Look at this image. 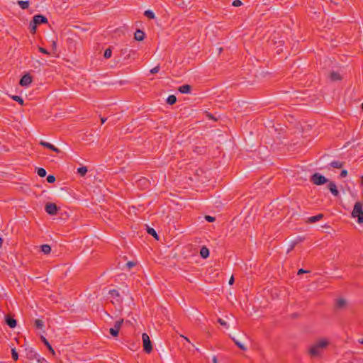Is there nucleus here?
Returning a JSON list of instances; mask_svg holds the SVG:
<instances>
[{"mask_svg": "<svg viewBox=\"0 0 363 363\" xmlns=\"http://www.w3.org/2000/svg\"><path fill=\"white\" fill-rule=\"evenodd\" d=\"M344 163L339 161H333L330 163V166L333 168L340 169L343 167Z\"/></svg>", "mask_w": 363, "mask_h": 363, "instance_id": "393cba45", "label": "nucleus"}, {"mask_svg": "<svg viewBox=\"0 0 363 363\" xmlns=\"http://www.w3.org/2000/svg\"><path fill=\"white\" fill-rule=\"evenodd\" d=\"M144 15L150 19H154L155 18V13L151 10H146Z\"/></svg>", "mask_w": 363, "mask_h": 363, "instance_id": "c85d7f7f", "label": "nucleus"}, {"mask_svg": "<svg viewBox=\"0 0 363 363\" xmlns=\"http://www.w3.org/2000/svg\"><path fill=\"white\" fill-rule=\"evenodd\" d=\"M234 281H235L234 277H233V276H232V277H230V280H229V284H230V285L233 284Z\"/></svg>", "mask_w": 363, "mask_h": 363, "instance_id": "49530a36", "label": "nucleus"}, {"mask_svg": "<svg viewBox=\"0 0 363 363\" xmlns=\"http://www.w3.org/2000/svg\"><path fill=\"white\" fill-rule=\"evenodd\" d=\"M303 240V239L301 238H298L296 240L292 242V243L291 244V245L289 246V249L287 250V253H289V252H291V250H294V248L295 247V246L299 242H301Z\"/></svg>", "mask_w": 363, "mask_h": 363, "instance_id": "b1692460", "label": "nucleus"}, {"mask_svg": "<svg viewBox=\"0 0 363 363\" xmlns=\"http://www.w3.org/2000/svg\"><path fill=\"white\" fill-rule=\"evenodd\" d=\"M361 179H362L361 184L363 186V175L361 177Z\"/></svg>", "mask_w": 363, "mask_h": 363, "instance_id": "4d7b16f0", "label": "nucleus"}, {"mask_svg": "<svg viewBox=\"0 0 363 363\" xmlns=\"http://www.w3.org/2000/svg\"><path fill=\"white\" fill-rule=\"evenodd\" d=\"M134 38L138 41H142L145 38V33L140 29L136 30Z\"/></svg>", "mask_w": 363, "mask_h": 363, "instance_id": "dca6fc26", "label": "nucleus"}, {"mask_svg": "<svg viewBox=\"0 0 363 363\" xmlns=\"http://www.w3.org/2000/svg\"><path fill=\"white\" fill-rule=\"evenodd\" d=\"M166 102L169 105H174L177 102V98L174 95H169L167 97Z\"/></svg>", "mask_w": 363, "mask_h": 363, "instance_id": "5701e85b", "label": "nucleus"}, {"mask_svg": "<svg viewBox=\"0 0 363 363\" xmlns=\"http://www.w3.org/2000/svg\"><path fill=\"white\" fill-rule=\"evenodd\" d=\"M37 26H38V25H35V23L33 22V20L30 22L29 28H30V31L31 33H33V34L35 33Z\"/></svg>", "mask_w": 363, "mask_h": 363, "instance_id": "bb28decb", "label": "nucleus"}, {"mask_svg": "<svg viewBox=\"0 0 363 363\" xmlns=\"http://www.w3.org/2000/svg\"><path fill=\"white\" fill-rule=\"evenodd\" d=\"M18 4L22 9H26L28 8L30 4L28 1H18Z\"/></svg>", "mask_w": 363, "mask_h": 363, "instance_id": "a878e982", "label": "nucleus"}, {"mask_svg": "<svg viewBox=\"0 0 363 363\" xmlns=\"http://www.w3.org/2000/svg\"><path fill=\"white\" fill-rule=\"evenodd\" d=\"M39 144L41 146L46 147L50 150H52L56 153H59L61 152L59 148L56 147L55 146H54L52 144H51L50 143L41 140Z\"/></svg>", "mask_w": 363, "mask_h": 363, "instance_id": "f8f14e48", "label": "nucleus"}, {"mask_svg": "<svg viewBox=\"0 0 363 363\" xmlns=\"http://www.w3.org/2000/svg\"><path fill=\"white\" fill-rule=\"evenodd\" d=\"M106 121V118H104V117L101 118V122L102 124L104 123Z\"/></svg>", "mask_w": 363, "mask_h": 363, "instance_id": "8fccbe9b", "label": "nucleus"}, {"mask_svg": "<svg viewBox=\"0 0 363 363\" xmlns=\"http://www.w3.org/2000/svg\"><path fill=\"white\" fill-rule=\"evenodd\" d=\"M213 363H218L217 358L216 357H213Z\"/></svg>", "mask_w": 363, "mask_h": 363, "instance_id": "864d4df0", "label": "nucleus"}, {"mask_svg": "<svg viewBox=\"0 0 363 363\" xmlns=\"http://www.w3.org/2000/svg\"><path fill=\"white\" fill-rule=\"evenodd\" d=\"M46 179L48 183L52 184L55 182L56 178L54 175H48Z\"/></svg>", "mask_w": 363, "mask_h": 363, "instance_id": "f704fd0d", "label": "nucleus"}, {"mask_svg": "<svg viewBox=\"0 0 363 363\" xmlns=\"http://www.w3.org/2000/svg\"><path fill=\"white\" fill-rule=\"evenodd\" d=\"M40 339H41L42 342L45 344V345L47 347L48 350L52 353V354L55 355V352L53 350V348L51 346V345L50 344V342L48 341V340L45 337H43V336H41Z\"/></svg>", "mask_w": 363, "mask_h": 363, "instance_id": "f3484780", "label": "nucleus"}, {"mask_svg": "<svg viewBox=\"0 0 363 363\" xmlns=\"http://www.w3.org/2000/svg\"><path fill=\"white\" fill-rule=\"evenodd\" d=\"M33 22L35 23V25H40L42 23H48V18L41 14H37L33 16Z\"/></svg>", "mask_w": 363, "mask_h": 363, "instance_id": "9d476101", "label": "nucleus"}, {"mask_svg": "<svg viewBox=\"0 0 363 363\" xmlns=\"http://www.w3.org/2000/svg\"><path fill=\"white\" fill-rule=\"evenodd\" d=\"M109 294L112 296H119V293L117 290L116 289H112V290H110L109 291Z\"/></svg>", "mask_w": 363, "mask_h": 363, "instance_id": "58836bf2", "label": "nucleus"}, {"mask_svg": "<svg viewBox=\"0 0 363 363\" xmlns=\"http://www.w3.org/2000/svg\"><path fill=\"white\" fill-rule=\"evenodd\" d=\"M11 357H12L13 359L15 360V361L18 359V354L16 352L15 348H13L11 350Z\"/></svg>", "mask_w": 363, "mask_h": 363, "instance_id": "72a5a7b5", "label": "nucleus"}, {"mask_svg": "<svg viewBox=\"0 0 363 363\" xmlns=\"http://www.w3.org/2000/svg\"><path fill=\"white\" fill-rule=\"evenodd\" d=\"M362 110H363V104H362Z\"/></svg>", "mask_w": 363, "mask_h": 363, "instance_id": "bf43d9fd", "label": "nucleus"}, {"mask_svg": "<svg viewBox=\"0 0 363 363\" xmlns=\"http://www.w3.org/2000/svg\"><path fill=\"white\" fill-rule=\"evenodd\" d=\"M330 78L332 81H340L342 79L341 75L337 72H330Z\"/></svg>", "mask_w": 363, "mask_h": 363, "instance_id": "aec40b11", "label": "nucleus"}, {"mask_svg": "<svg viewBox=\"0 0 363 363\" xmlns=\"http://www.w3.org/2000/svg\"><path fill=\"white\" fill-rule=\"evenodd\" d=\"M37 174H38L39 177H44L46 176V170L42 167H38L37 169Z\"/></svg>", "mask_w": 363, "mask_h": 363, "instance_id": "c756f323", "label": "nucleus"}, {"mask_svg": "<svg viewBox=\"0 0 363 363\" xmlns=\"http://www.w3.org/2000/svg\"><path fill=\"white\" fill-rule=\"evenodd\" d=\"M218 323H219L221 325L225 327V328H228V325H227V323L223 320L222 318H218Z\"/></svg>", "mask_w": 363, "mask_h": 363, "instance_id": "ea45409f", "label": "nucleus"}, {"mask_svg": "<svg viewBox=\"0 0 363 363\" xmlns=\"http://www.w3.org/2000/svg\"><path fill=\"white\" fill-rule=\"evenodd\" d=\"M142 340L143 342L144 351L147 354L150 353L152 351V345L149 335L147 333H143L142 334Z\"/></svg>", "mask_w": 363, "mask_h": 363, "instance_id": "7ed1b4c3", "label": "nucleus"}, {"mask_svg": "<svg viewBox=\"0 0 363 363\" xmlns=\"http://www.w3.org/2000/svg\"><path fill=\"white\" fill-rule=\"evenodd\" d=\"M192 86L189 84H184L179 87L178 90L182 94H189L191 91Z\"/></svg>", "mask_w": 363, "mask_h": 363, "instance_id": "2eb2a0df", "label": "nucleus"}, {"mask_svg": "<svg viewBox=\"0 0 363 363\" xmlns=\"http://www.w3.org/2000/svg\"><path fill=\"white\" fill-rule=\"evenodd\" d=\"M200 255L201 257L207 258L209 256V250L206 246L202 247L200 250Z\"/></svg>", "mask_w": 363, "mask_h": 363, "instance_id": "412c9836", "label": "nucleus"}, {"mask_svg": "<svg viewBox=\"0 0 363 363\" xmlns=\"http://www.w3.org/2000/svg\"><path fill=\"white\" fill-rule=\"evenodd\" d=\"M359 342L360 344H363V339L359 340Z\"/></svg>", "mask_w": 363, "mask_h": 363, "instance_id": "13d9d810", "label": "nucleus"}, {"mask_svg": "<svg viewBox=\"0 0 363 363\" xmlns=\"http://www.w3.org/2000/svg\"><path fill=\"white\" fill-rule=\"evenodd\" d=\"M347 175V171L345 169L342 170L340 172V177L343 178L345 177Z\"/></svg>", "mask_w": 363, "mask_h": 363, "instance_id": "c03bdc74", "label": "nucleus"}, {"mask_svg": "<svg viewBox=\"0 0 363 363\" xmlns=\"http://www.w3.org/2000/svg\"><path fill=\"white\" fill-rule=\"evenodd\" d=\"M121 52L123 55H125L126 52H128V50H127V49H123V50H121Z\"/></svg>", "mask_w": 363, "mask_h": 363, "instance_id": "3c124183", "label": "nucleus"}, {"mask_svg": "<svg viewBox=\"0 0 363 363\" xmlns=\"http://www.w3.org/2000/svg\"><path fill=\"white\" fill-rule=\"evenodd\" d=\"M199 149H200V148L196 147L194 150V152H201V150H199Z\"/></svg>", "mask_w": 363, "mask_h": 363, "instance_id": "603ef678", "label": "nucleus"}, {"mask_svg": "<svg viewBox=\"0 0 363 363\" xmlns=\"http://www.w3.org/2000/svg\"><path fill=\"white\" fill-rule=\"evenodd\" d=\"M323 218V214L322 213H320V214H318L316 216H311L310 218H308V223H315V222H317L320 220H321L322 218Z\"/></svg>", "mask_w": 363, "mask_h": 363, "instance_id": "6ab92c4d", "label": "nucleus"}, {"mask_svg": "<svg viewBox=\"0 0 363 363\" xmlns=\"http://www.w3.org/2000/svg\"><path fill=\"white\" fill-rule=\"evenodd\" d=\"M40 248H41V251L45 254V255H48L51 252V247L49 245H47V244H45V245H42L40 246Z\"/></svg>", "mask_w": 363, "mask_h": 363, "instance_id": "4be33fe9", "label": "nucleus"}, {"mask_svg": "<svg viewBox=\"0 0 363 363\" xmlns=\"http://www.w3.org/2000/svg\"><path fill=\"white\" fill-rule=\"evenodd\" d=\"M35 325L37 328L38 329H41L43 328V327L44 326V323L42 320L40 319H36L35 320Z\"/></svg>", "mask_w": 363, "mask_h": 363, "instance_id": "7c9ffc66", "label": "nucleus"}, {"mask_svg": "<svg viewBox=\"0 0 363 363\" xmlns=\"http://www.w3.org/2000/svg\"><path fill=\"white\" fill-rule=\"evenodd\" d=\"M26 356L29 360H37V363H41L45 360L44 358H40L39 355L33 350V348L26 349Z\"/></svg>", "mask_w": 363, "mask_h": 363, "instance_id": "20e7f679", "label": "nucleus"}, {"mask_svg": "<svg viewBox=\"0 0 363 363\" xmlns=\"http://www.w3.org/2000/svg\"><path fill=\"white\" fill-rule=\"evenodd\" d=\"M32 83V77L30 74H24L20 79L19 84L22 86H27Z\"/></svg>", "mask_w": 363, "mask_h": 363, "instance_id": "6e6552de", "label": "nucleus"}, {"mask_svg": "<svg viewBox=\"0 0 363 363\" xmlns=\"http://www.w3.org/2000/svg\"><path fill=\"white\" fill-rule=\"evenodd\" d=\"M352 217L357 218L358 223H363V202L357 201L355 203L352 211Z\"/></svg>", "mask_w": 363, "mask_h": 363, "instance_id": "f03ea898", "label": "nucleus"}, {"mask_svg": "<svg viewBox=\"0 0 363 363\" xmlns=\"http://www.w3.org/2000/svg\"><path fill=\"white\" fill-rule=\"evenodd\" d=\"M182 337H183L186 342H189L190 343V340L187 337H185L184 335H181Z\"/></svg>", "mask_w": 363, "mask_h": 363, "instance_id": "09e8293b", "label": "nucleus"}, {"mask_svg": "<svg viewBox=\"0 0 363 363\" xmlns=\"http://www.w3.org/2000/svg\"><path fill=\"white\" fill-rule=\"evenodd\" d=\"M3 239L0 237V247L2 246Z\"/></svg>", "mask_w": 363, "mask_h": 363, "instance_id": "6e6d98bb", "label": "nucleus"}, {"mask_svg": "<svg viewBox=\"0 0 363 363\" xmlns=\"http://www.w3.org/2000/svg\"><path fill=\"white\" fill-rule=\"evenodd\" d=\"M328 345L329 341L327 339H320L309 347L308 354L311 357H320Z\"/></svg>", "mask_w": 363, "mask_h": 363, "instance_id": "f257e3e1", "label": "nucleus"}, {"mask_svg": "<svg viewBox=\"0 0 363 363\" xmlns=\"http://www.w3.org/2000/svg\"><path fill=\"white\" fill-rule=\"evenodd\" d=\"M111 54H112V50L110 48H108L105 50L104 53V57L106 59L110 58L111 57Z\"/></svg>", "mask_w": 363, "mask_h": 363, "instance_id": "473e14b6", "label": "nucleus"}, {"mask_svg": "<svg viewBox=\"0 0 363 363\" xmlns=\"http://www.w3.org/2000/svg\"><path fill=\"white\" fill-rule=\"evenodd\" d=\"M45 211L51 216L56 215L58 211V207L55 203H48L45 207Z\"/></svg>", "mask_w": 363, "mask_h": 363, "instance_id": "0eeeda50", "label": "nucleus"}, {"mask_svg": "<svg viewBox=\"0 0 363 363\" xmlns=\"http://www.w3.org/2000/svg\"><path fill=\"white\" fill-rule=\"evenodd\" d=\"M347 302L343 298H339L335 301V307L337 310H342L347 307Z\"/></svg>", "mask_w": 363, "mask_h": 363, "instance_id": "9b49d317", "label": "nucleus"}, {"mask_svg": "<svg viewBox=\"0 0 363 363\" xmlns=\"http://www.w3.org/2000/svg\"><path fill=\"white\" fill-rule=\"evenodd\" d=\"M5 321L6 325H9L11 328H14L16 326V320L11 316L6 315L5 318Z\"/></svg>", "mask_w": 363, "mask_h": 363, "instance_id": "4468645a", "label": "nucleus"}, {"mask_svg": "<svg viewBox=\"0 0 363 363\" xmlns=\"http://www.w3.org/2000/svg\"><path fill=\"white\" fill-rule=\"evenodd\" d=\"M135 265L136 263L132 261H129L125 264V267H128L129 269Z\"/></svg>", "mask_w": 363, "mask_h": 363, "instance_id": "e433bc0d", "label": "nucleus"}, {"mask_svg": "<svg viewBox=\"0 0 363 363\" xmlns=\"http://www.w3.org/2000/svg\"><path fill=\"white\" fill-rule=\"evenodd\" d=\"M205 219H206L208 222L212 223V222H214V221H215L216 218H215V217H213V216H205Z\"/></svg>", "mask_w": 363, "mask_h": 363, "instance_id": "4c0bfd02", "label": "nucleus"}, {"mask_svg": "<svg viewBox=\"0 0 363 363\" xmlns=\"http://www.w3.org/2000/svg\"><path fill=\"white\" fill-rule=\"evenodd\" d=\"M231 339L240 350L243 351H246L247 350V347L245 345L244 340L241 336H239L238 338L232 337Z\"/></svg>", "mask_w": 363, "mask_h": 363, "instance_id": "1a4fd4ad", "label": "nucleus"}, {"mask_svg": "<svg viewBox=\"0 0 363 363\" xmlns=\"http://www.w3.org/2000/svg\"><path fill=\"white\" fill-rule=\"evenodd\" d=\"M135 55V52L133 50H130V51H128V55L125 57V59L133 57Z\"/></svg>", "mask_w": 363, "mask_h": 363, "instance_id": "c9c22d12", "label": "nucleus"}, {"mask_svg": "<svg viewBox=\"0 0 363 363\" xmlns=\"http://www.w3.org/2000/svg\"><path fill=\"white\" fill-rule=\"evenodd\" d=\"M87 167L85 166L79 167L77 169V172L82 177H84L87 173Z\"/></svg>", "mask_w": 363, "mask_h": 363, "instance_id": "cd10ccee", "label": "nucleus"}, {"mask_svg": "<svg viewBox=\"0 0 363 363\" xmlns=\"http://www.w3.org/2000/svg\"><path fill=\"white\" fill-rule=\"evenodd\" d=\"M11 98L14 101H17L19 104H21V105H23L24 104V101L22 99V97H21L19 96H12Z\"/></svg>", "mask_w": 363, "mask_h": 363, "instance_id": "2f4dec72", "label": "nucleus"}, {"mask_svg": "<svg viewBox=\"0 0 363 363\" xmlns=\"http://www.w3.org/2000/svg\"><path fill=\"white\" fill-rule=\"evenodd\" d=\"M146 230H147V233L149 235H151L157 240H158L160 239L157 232L155 231V230L154 228H150L148 225H146Z\"/></svg>", "mask_w": 363, "mask_h": 363, "instance_id": "a211bd4d", "label": "nucleus"}, {"mask_svg": "<svg viewBox=\"0 0 363 363\" xmlns=\"http://www.w3.org/2000/svg\"><path fill=\"white\" fill-rule=\"evenodd\" d=\"M233 6H240L242 4V1L240 0H234L233 2Z\"/></svg>", "mask_w": 363, "mask_h": 363, "instance_id": "a19ab883", "label": "nucleus"}, {"mask_svg": "<svg viewBox=\"0 0 363 363\" xmlns=\"http://www.w3.org/2000/svg\"><path fill=\"white\" fill-rule=\"evenodd\" d=\"M38 50L39 52L43 53V54H46V55H49V52L44 48H42V47H39L38 48Z\"/></svg>", "mask_w": 363, "mask_h": 363, "instance_id": "37998d69", "label": "nucleus"}, {"mask_svg": "<svg viewBox=\"0 0 363 363\" xmlns=\"http://www.w3.org/2000/svg\"><path fill=\"white\" fill-rule=\"evenodd\" d=\"M123 323V319L121 318L115 323L114 328H110L109 333L113 337H117L118 335L119 330Z\"/></svg>", "mask_w": 363, "mask_h": 363, "instance_id": "423d86ee", "label": "nucleus"}, {"mask_svg": "<svg viewBox=\"0 0 363 363\" xmlns=\"http://www.w3.org/2000/svg\"><path fill=\"white\" fill-rule=\"evenodd\" d=\"M328 188L335 196H337L339 195V191L334 182H329Z\"/></svg>", "mask_w": 363, "mask_h": 363, "instance_id": "ddd939ff", "label": "nucleus"}, {"mask_svg": "<svg viewBox=\"0 0 363 363\" xmlns=\"http://www.w3.org/2000/svg\"><path fill=\"white\" fill-rule=\"evenodd\" d=\"M159 70H160V66H156L154 68L150 69V73L151 74H156V73H157L159 72Z\"/></svg>", "mask_w": 363, "mask_h": 363, "instance_id": "79ce46f5", "label": "nucleus"}, {"mask_svg": "<svg viewBox=\"0 0 363 363\" xmlns=\"http://www.w3.org/2000/svg\"><path fill=\"white\" fill-rule=\"evenodd\" d=\"M56 46H57V43H56V42H55V41H53V42H52V48H56Z\"/></svg>", "mask_w": 363, "mask_h": 363, "instance_id": "5fc2aeb1", "label": "nucleus"}, {"mask_svg": "<svg viewBox=\"0 0 363 363\" xmlns=\"http://www.w3.org/2000/svg\"><path fill=\"white\" fill-rule=\"evenodd\" d=\"M306 272H308V271H306V270H304V269H300L298 271V274L299 275V274H303V273H306Z\"/></svg>", "mask_w": 363, "mask_h": 363, "instance_id": "a18cd8bd", "label": "nucleus"}, {"mask_svg": "<svg viewBox=\"0 0 363 363\" xmlns=\"http://www.w3.org/2000/svg\"><path fill=\"white\" fill-rule=\"evenodd\" d=\"M207 117L210 119H213L214 121H216V119L213 117V116L211 113H208Z\"/></svg>", "mask_w": 363, "mask_h": 363, "instance_id": "de8ad7c7", "label": "nucleus"}, {"mask_svg": "<svg viewBox=\"0 0 363 363\" xmlns=\"http://www.w3.org/2000/svg\"><path fill=\"white\" fill-rule=\"evenodd\" d=\"M311 182L319 186L327 183L328 179L319 173H315L311 176Z\"/></svg>", "mask_w": 363, "mask_h": 363, "instance_id": "39448f33", "label": "nucleus"}]
</instances>
